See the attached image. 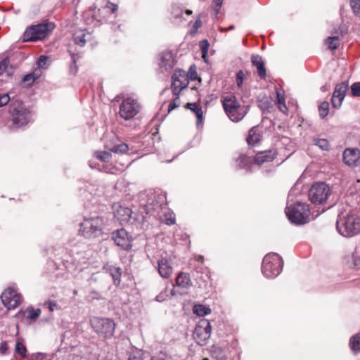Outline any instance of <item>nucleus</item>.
<instances>
[{
	"instance_id": "1",
	"label": "nucleus",
	"mask_w": 360,
	"mask_h": 360,
	"mask_svg": "<svg viewBox=\"0 0 360 360\" xmlns=\"http://www.w3.org/2000/svg\"><path fill=\"white\" fill-rule=\"evenodd\" d=\"M221 102L226 115L234 122L242 120L250 110L249 105L240 104L234 95L222 97Z\"/></svg>"
},
{
	"instance_id": "2",
	"label": "nucleus",
	"mask_w": 360,
	"mask_h": 360,
	"mask_svg": "<svg viewBox=\"0 0 360 360\" xmlns=\"http://www.w3.org/2000/svg\"><path fill=\"white\" fill-rule=\"evenodd\" d=\"M288 219L296 224H304L309 221L310 210L304 202H296L285 208Z\"/></svg>"
},
{
	"instance_id": "3",
	"label": "nucleus",
	"mask_w": 360,
	"mask_h": 360,
	"mask_svg": "<svg viewBox=\"0 0 360 360\" xmlns=\"http://www.w3.org/2000/svg\"><path fill=\"white\" fill-rule=\"evenodd\" d=\"M282 267L281 257L276 253H269L263 259L262 271L268 278H275L280 274Z\"/></svg>"
},
{
	"instance_id": "4",
	"label": "nucleus",
	"mask_w": 360,
	"mask_h": 360,
	"mask_svg": "<svg viewBox=\"0 0 360 360\" xmlns=\"http://www.w3.org/2000/svg\"><path fill=\"white\" fill-rule=\"evenodd\" d=\"M9 108L13 124L15 127L25 126L31 121V112L22 103L12 101Z\"/></svg>"
},
{
	"instance_id": "5",
	"label": "nucleus",
	"mask_w": 360,
	"mask_h": 360,
	"mask_svg": "<svg viewBox=\"0 0 360 360\" xmlns=\"http://www.w3.org/2000/svg\"><path fill=\"white\" fill-rule=\"evenodd\" d=\"M103 226V218L96 216L85 219L81 224L79 231L86 238L97 237L102 234Z\"/></svg>"
},
{
	"instance_id": "6",
	"label": "nucleus",
	"mask_w": 360,
	"mask_h": 360,
	"mask_svg": "<svg viewBox=\"0 0 360 360\" xmlns=\"http://www.w3.org/2000/svg\"><path fill=\"white\" fill-rule=\"evenodd\" d=\"M53 24L50 22L32 25L24 32L23 40L25 41L41 40L53 30Z\"/></svg>"
},
{
	"instance_id": "7",
	"label": "nucleus",
	"mask_w": 360,
	"mask_h": 360,
	"mask_svg": "<svg viewBox=\"0 0 360 360\" xmlns=\"http://www.w3.org/2000/svg\"><path fill=\"white\" fill-rule=\"evenodd\" d=\"M91 325L98 335L104 338L112 337L115 328V323L110 319L94 317L91 319Z\"/></svg>"
},
{
	"instance_id": "8",
	"label": "nucleus",
	"mask_w": 360,
	"mask_h": 360,
	"mask_svg": "<svg viewBox=\"0 0 360 360\" xmlns=\"http://www.w3.org/2000/svg\"><path fill=\"white\" fill-rule=\"evenodd\" d=\"M330 194V188L323 182H318L312 185L309 191V197L314 204H321Z\"/></svg>"
},
{
	"instance_id": "9",
	"label": "nucleus",
	"mask_w": 360,
	"mask_h": 360,
	"mask_svg": "<svg viewBox=\"0 0 360 360\" xmlns=\"http://www.w3.org/2000/svg\"><path fill=\"white\" fill-rule=\"evenodd\" d=\"M140 110V105L136 100L127 98L122 101L120 105V115L125 120L134 117Z\"/></svg>"
},
{
	"instance_id": "10",
	"label": "nucleus",
	"mask_w": 360,
	"mask_h": 360,
	"mask_svg": "<svg viewBox=\"0 0 360 360\" xmlns=\"http://www.w3.org/2000/svg\"><path fill=\"white\" fill-rule=\"evenodd\" d=\"M211 334V325L207 319H202L198 321L193 332V338L200 345L206 344Z\"/></svg>"
},
{
	"instance_id": "11",
	"label": "nucleus",
	"mask_w": 360,
	"mask_h": 360,
	"mask_svg": "<svg viewBox=\"0 0 360 360\" xmlns=\"http://www.w3.org/2000/svg\"><path fill=\"white\" fill-rule=\"evenodd\" d=\"M166 206V196L163 193L155 195L148 199L145 210L147 214L159 215L160 211Z\"/></svg>"
},
{
	"instance_id": "12",
	"label": "nucleus",
	"mask_w": 360,
	"mask_h": 360,
	"mask_svg": "<svg viewBox=\"0 0 360 360\" xmlns=\"http://www.w3.org/2000/svg\"><path fill=\"white\" fill-rule=\"evenodd\" d=\"M1 299L2 303L8 309H15L22 302L21 295L11 288H6L1 293Z\"/></svg>"
},
{
	"instance_id": "13",
	"label": "nucleus",
	"mask_w": 360,
	"mask_h": 360,
	"mask_svg": "<svg viewBox=\"0 0 360 360\" xmlns=\"http://www.w3.org/2000/svg\"><path fill=\"white\" fill-rule=\"evenodd\" d=\"M188 79L186 72L182 70H175L172 75V89L173 94L179 95L181 90L187 87Z\"/></svg>"
},
{
	"instance_id": "14",
	"label": "nucleus",
	"mask_w": 360,
	"mask_h": 360,
	"mask_svg": "<svg viewBox=\"0 0 360 360\" xmlns=\"http://www.w3.org/2000/svg\"><path fill=\"white\" fill-rule=\"evenodd\" d=\"M112 238L117 246L124 250H129L131 247V237L124 229L113 232Z\"/></svg>"
},
{
	"instance_id": "15",
	"label": "nucleus",
	"mask_w": 360,
	"mask_h": 360,
	"mask_svg": "<svg viewBox=\"0 0 360 360\" xmlns=\"http://www.w3.org/2000/svg\"><path fill=\"white\" fill-rule=\"evenodd\" d=\"M343 226L342 235L346 237H353L360 233L359 219L353 216L347 219Z\"/></svg>"
},
{
	"instance_id": "16",
	"label": "nucleus",
	"mask_w": 360,
	"mask_h": 360,
	"mask_svg": "<svg viewBox=\"0 0 360 360\" xmlns=\"http://www.w3.org/2000/svg\"><path fill=\"white\" fill-rule=\"evenodd\" d=\"M79 354L77 347L60 349L49 360H79Z\"/></svg>"
},
{
	"instance_id": "17",
	"label": "nucleus",
	"mask_w": 360,
	"mask_h": 360,
	"mask_svg": "<svg viewBox=\"0 0 360 360\" xmlns=\"http://www.w3.org/2000/svg\"><path fill=\"white\" fill-rule=\"evenodd\" d=\"M191 285V280L189 276L184 273H181L176 278V286L179 289L175 290V287L173 285V289L171 290V295H175L176 293L184 295L186 293V290Z\"/></svg>"
},
{
	"instance_id": "18",
	"label": "nucleus",
	"mask_w": 360,
	"mask_h": 360,
	"mask_svg": "<svg viewBox=\"0 0 360 360\" xmlns=\"http://www.w3.org/2000/svg\"><path fill=\"white\" fill-rule=\"evenodd\" d=\"M158 65L165 70H171L175 64V59L172 53L169 51H164L158 56Z\"/></svg>"
},
{
	"instance_id": "19",
	"label": "nucleus",
	"mask_w": 360,
	"mask_h": 360,
	"mask_svg": "<svg viewBox=\"0 0 360 360\" xmlns=\"http://www.w3.org/2000/svg\"><path fill=\"white\" fill-rule=\"evenodd\" d=\"M360 158V150L356 148H347L342 155L343 162L349 167H356Z\"/></svg>"
},
{
	"instance_id": "20",
	"label": "nucleus",
	"mask_w": 360,
	"mask_h": 360,
	"mask_svg": "<svg viewBox=\"0 0 360 360\" xmlns=\"http://www.w3.org/2000/svg\"><path fill=\"white\" fill-rule=\"evenodd\" d=\"M158 270L164 278H168L172 274L173 269L167 259L162 258L158 262Z\"/></svg>"
},
{
	"instance_id": "21",
	"label": "nucleus",
	"mask_w": 360,
	"mask_h": 360,
	"mask_svg": "<svg viewBox=\"0 0 360 360\" xmlns=\"http://www.w3.org/2000/svg\"><path fill=\"white\" fill-rule=\"evenodd\" d=\"M276 154L274 150L259 152L255 155V162L257 165H261L266 162H271L275 159Z\"/></svg>"
},
{
	"instance_id": "22",
	"label": "nucleus",
	"mask_w": 360,
	"mask_h": 360,
	"mask_svg": "<svg viewBox=\"0 0 360 360\" xmlns=\"http://www.w3.org/2000/svg\"><path fill=\"white\" fill-rule=\"evenodd\" d=\"M252 63L257 68V72L260 78L264 79L266 77V68L264 61L259 56H252Z\"/></svg>"
},
{
	"instance_id": "23",
	"label": "nucleus",
	"mask_w": 360,
	"mask_h": 360,
	"mask_svg": "<svg viewBox=\"0 0 360 360\" xmlns=\"http://www.w3.org/2000/svg\"><path fill=\"white\" fill-rule=\"evenodd\" d=\"M131 210L128 207H120L115 213V217L121 222L127 221L131 215Z\"/></svg>"
},
{
	"instance_id": "24",
	"label": "nucleus",
	"mask_w": 360,
	"mask_h": 360,
	"mask_svg": "<svg viewBox=\"0 0 360 360\" xmlns=\"http://www.w3.org/2000/svg\"><path fill=\"white\" fill-rule=\"evenodd\" d=\"M108 270L109 271L110 274L112 277L114 284L117 286L119 285L121 282V269L120 267L110 266L108 268Z\"/></svg>"
},
{
	"instance_id": "25",
	"label": "nucleus",
	"mask_w": 360,
	"mask_h": 360,
	"mask_svg": "<svg viewBox=\"0 0 360 360\" xmlns=\"http://www.w3.org/2000/svg\"><path fill=\"white\" fill-rule=\"evenodd\" d=\"M211 355L212 357L215 358L217 360H225L226 359V352L225 351L220 347L218 346H212L211 349Z\"/></svg>"
},
{
	"instance_id": "26",
	"label": "nucleus",
	"mask_w": 360,
	"mask_h": 360,
	"mask_svg": "<svg viewBox=\"0 0 360 360\" xmlns=\"http://www.w3.org/2000/svg\"><path fill=\"white\" fill-rule=\"evenodd\" d=\"M349 346L354 352L357 353L360 352V333L351 337Z\"/></svg>"
},
{
	"instance_id": "27",
	"label": "nucleus",
	"mask_w": 360,
	"mask_h": 360,
	"mask_svg": "<svg viewBox=\"0 0 360 360\" xmlns=\"http://www.w3.org/2000/svg\"><path fill=\"white\" fill-rule=\"evenodd\" d=\"M236 162L239 168L249 169L252 163V160L250 157L241 155L236 160Z\"/></svg>"
},
{
	"instance_id": "28",
	"label": "nucleus",
	"mask_w": 360,
	"mask_h": 360,
	"mask_svg": "<svg viewBox=\"0 0 360 360\" xmlns=\"http://www.w3.org/2000/svg\"><path fill=\"white\" fill-rule=\"evenodd\" d=\"M86 34L83 30H79L74 34L73 38L75 43L80 46H83L86 43Z\"/></svg>"
},
{
	"instance_id": "29",
	"label": "nucleus",
	"mask_w": 360,
	"mask_h": 360,
	"mask_svg": "<svg viewBox=\"0 0 360 360\" xmlns=\"http://www.w3.org/2000/svg\"><path fill=\"white\" fill-rule=\"evenodd\" d=\"M193 312L199 316H204L211 313V309L209 307L197 304L193 307Z\"/></svg>"
},
{
	"instance_id": "30",
	"label": "nucleus",
	"mask_w": 360,
	"mask_h": 360,
	"mask_svg": "<svg viewBox=\"0 0 360 360\" xmlns=\"http://www.w3.org/2000/svg\"><path fill=\"white\" fill-rule=\"evenodd\" d=\"M186 108L190 109V110H191L193 112H194L195 116L198 118V123L200 121H202V110L201 108H200L195 103H187Z\"/></svg>"
},
{
	"instance_id": "31",
	"label": "nucleus",
	"mask_w": 360,
	"mask_h": 360,
	"mask_svg": "<svg viewBox=\"0 0 360 360\" xmlns=\"http://www.w3.org/2000/svg\"><path fill=\"white\" fill-rule=\"evenodd\" d=\"M260 140V135L256 132L255 129H251L247 138V142L249 145H254Z\"/></svg>"
},
{
	"instance_id": "32",
	"label": "nucleus",
	"mask_w": 360,
	"mask_h": 360,
	"mask_svg": "<svg viewBox=\"0 0 360 360\" xmlns=\"http://www.w3.org/2000/svg\"><path fill=\"white\" fill-rule=\"evenodd\" d=\"M276 97H277V105L280 111L283 113L287 112V106L285 105V98L281 94L278 90L276 91Z\"/></svg>"
},
{
	"instance_id": "33",
	"label": "nucleus",
	"mask_w": 360,
	"mask_h": 360,
	"mask_svg": "<svg viewBox=\"0 0 360 360\" xmlns=\"http://www.w3.org/2000/svg\"><path fill=\"white\" fill-rule=\"evenodd\" d=\"M348 89V82L346 80L339 84V107L341 105L342 100L344 99L346 92Z\"/></svg>"
},
{
	"instance_id": "34",
	"label": "nucleus",
	"mask_w": 360,
	"mask_h": 360,
	"mask_svg": "<svg viewBox=\"0 0 360 360\" xmlns=\"http://www.w3.org/2000/svg\"><path fill=\"white\" fill-rule=\"evenodd\" d=\"M26 312L27 314V318L30 321H34L37 318L39 317V316L41 314V309H34L32 308H29L27 309Z\"/></svg>"
},
{
	"instance_id": "35",
	"label": "nucleus",
	"mask_w": 360,
	"mask_h": 360,
	"mask_svg": "<svg viewBox=\"0 0 360 360\" xmlns=\"http://www.w3.org/2000/svg\"><path fill=\"white\" fill-rule=\"evenodd\" d=\"M95 156L102 162H108L111 159V153L107 151H96Z\"/></svg>"
},
{
	"instance_id": "36",
	"label": "nucleus",
	"mask_w": 360,
	"mask_h": 360,
	"mask_svg": "<svg viewBox=\"0 0 360 360\" xmlns=\"http://www.w3.org/2000/svg\"><path fill=\"white\" fill-rule=\"evenodd\" d=\"M350 257L352 259V263L349 264V266L356 269H360V255H357L356 252H353Z\"/></svg>"
},
{
	"instance_id": "37",
	"label": "nucleus",
	"mask_w": 360,
	"mask_h": 360,
	"mask_svg": "<svg viewBox=\"0 0 360 360\" xmlns=\"http://www.w3.org/2000/svg\"><path fill=\"white\" fill-rule=\"evenodd\" d=\"M128 145L122 143L114 146L112 148H110V150L115 153H124L128 150Z\"/></svg>"
},
{
	"instance_id": "38",
	"label": "nucleus",
	"mask_w": 360,
	"mask_h": 360,
	"mask_svg": "<svg viewBox=\"0 0 360 360\" xmlns=\"http://www.w3.org/2000/svg\"><path fill=\"white\" fill-rule=\"evenodd\" d=\"M326 44L330 50H335L338 48V37H330L326 40Z\"/></svg>"
},
{
	"instance_id": "39",
	"label": "nucleus",
	"mask_w": 360,
	"mask_h": 360,
	"mask_svg": "<svg viewBox=\"0 0 360 360\" xmlns=\"http://www.w3.org/2000/svg\"><path fill=\"white\" fill-rule=\"evenodd\" d=\"M350 6L354 14L360 17V0H350Z\"/></svg>"
},
{
	"instance_id": "40",
	"label": "nucleus",
	"mask_w": 360,
	"mask_h": 360,
	"mask_svg": "<svg viewBox=\"0 0 360 360\" xmlns=\"http://www.w3.org/2000/svg\"><path fill=\"white\" fill-rule=\"evenodd\" d=\"M329 103L323 102L319 107V112L321 118H324L328 113Z\"/></svg>"
},
{
	"instance_id": "41",
	"label": "nucleus",
	"mask_w": 360,
	"mask_h": 360,
	"mask_svg": "<svg viewBox=\"0 0 360 360\" xmlns=\"http://www.w3.org/2000/svg\"><path fill=\"white\" fill-rule=\"evenodd\" d=\"M15 351L17 354L24 357L26 355L27 349L25 346L22 342L18 341L15 344Z\"/></svg>"
},
{
	"instance_id": "42",
	"label": "nucleus",
	"mask_w": 360,
	"mask_h": 360,
	"mask_svg": "<svg viewBox=\"0 0 360 360\" xmlns=\"http://www.w3.org/2000/svg\"><path fill=\"white\" fill-rule=\"evenodd\" d=\"M209 42L207 40H202L200 43V46L202 51V56L205 61H206V56L208 52V48H209Z\"/></svg>"
},
{
	"instance_id": "43",
	"label": "nucleus",
	"mask_w": 360,
	"mask_h": 360,
	"mask_svg": "<svg viewBox=\"0 0 360 360\" xmlns=\"http://www.w3.org/2000/svg\"><path fill=\"white\" fill-rule=\"evenodd\" d=\"M162 221L167 225H172L175 223V217L173 213H165Z\"/></svg>"
},
{
	"instance_id": "44",
	"label": "nucleus",
	"mask_w": 360,
	"mask_h": 360,
	"mask_svg": "<svg viewBox=\"0 0 360 360\" xmlns=\"http://www.w3.org/2000/svg\"><path fill=\"white\" fill-rule=\"evenodd\" d=\"M351 92L354 97L360 96V82H355L351 86Z\"/></svg>"
},
{
	"instance_id": "45",
	"label": "nucleus",
	"mask_w": 360,
	"mask_h": 360,
	"mask_svg": "<svg viewBox=\"0 0 360 360\" xmlns=\"http://www.w3.org/2000/svg\"><path fill=\"white\" fill-rule=\"evenodd\" d=\"M151 360H173L171 356L165 352H160L152 357Z\"/></svg>"
},
{
	"instance_id": "46",
	"label": "nucleus",
	"mask_w": 360,
	"mask_h": 360,
	"mask_svg": "<svg viewBox=\"0 0 360 360\" xmlns=\"http://www.w3.org/2000/svg\"><path fill=\"white\" fill-rule=\"evenodd\" d=\"M181 104L180 98L179 96H176L174 100L169 104L168 112H171L172 110L178 108Z\"/></svg>"
},
{
	"instance_id": "47",
	"label": "nucleus",
	"mask_w": 360,
	"mask_h": 360,
	"mask_svg": "<svg viewBox=\"0 0 360 360\" xmlns=\"http://www.w3.org/2000/svg\"><path fill=\"white\" fill-rule=\"evenodd\" d=\"M245 75L243 70H239L236 74V83L238 87L240 88L243 83Z\"/></svg>"
},
{
	"instance_id": "48",
	"label": "nucleus",
	"mask_w": 360,
	"mask_h": 360,
	"mask_svg": "<svg viewBox=\"0 0 360 360\" xmlns=\"http://www.w3.org/2000/svg\"><path fill=\"white\" fill-rule=\"evenodd\" d=\"M316 145L318 146L320 148L324 150H327L329 148V143L326 139H319L316 141Z\"/></svg>"
},
{
	"instance_id": "49",
	"label": "nucleus",
	"mask_w": 360,
	"mask_h": 360,
	"mask_svg": "<svg viewBox=\"0 0 360 360\" xmlns=\"http://www.w3.org/2000/svg\"><path fill=\"white\" fill-rule=\"evenodd\" d=\"M128 360H143L141 351H136L130 354Z\"/></svg>"
},
{
	"instance_id": "50",
	"label": "nucleus",
	"mask_w": 360,
	"mask_h": 360,
	"mask_svg": "<svg viewBox=\"0 0 360 360\" xmlns=\"http://www.w3.org/2000/svg\"><path fill=\"white\" fill-rule=\"evenodd\" d=\"M10 100L11 99L8 94L0 95V108L7 105Z\"/></svg>"
},
{
	"instance_id": "51",
	"label": "nucleus",
	"mask_w": 360,
	"mask_h": 360,
	"mask_svg": "<svg viewBox=\"0 0 360 360\" xmlns=\"http://www.w3.org/2000/svg\"><path fill=\"white\" fill-rule=\"evenodd\" d=\"M48 60V57L46 56H41L37 60V65L41 68H46V61Z\"/></svg>"
},
{
	"instance_id": "52",
	"label": "nucleus",
	"mask_w": 360,
	"mask_h": 360,
	"mask_svg": "<svg viewBox=\"0 0 360 360\" xmlns=\"http://www.w3.org/2000/svg\"><path fill=\"white\" fill-rule=\"evenodd\" d=\"M8 62L9 60L8 58H4L0 62V75L6 70Z\"/></svg>"
},
{
	"instance_id": "53",
	"label": "nucleus",
	"mask_w": 360,
	"mask_h": 360,
	"mask_svg": "<svg viewBox=\"0 0 360 360\" xmlns=\"http://www.w3.org/2000/svg\"><path fill=\"white\" fill-rule=\"evenodd\" d=\"M223 3V0H214L212 2V7L216 12V14L218 13L219 8Z\"/></svg>"
},
{
	"instance_id": "54",
	"label": "nucleus",
	"mask_w": 360,
	"mask_h": 360,
	"mask_svg": "<svg viewBox=\"0 0 360 360\" xmlns=\"http://www.w3.org/2000/svg\"><path fill=\"white\" fill-rule=\"evenodd\" d=\"M260 108L263 112H269L270 111V103L269 101L262 102L259 105Z\"/></svg>"
},
{
	"instance_id": "55",
	"label": "nucleus",
	"mask_w": 360,
	"mask_h": 360,
	"mask_svg": "<svg viewBox=\"0 0 360 360\" xmlns=\"http://www.w3.org/2000/svg\"><path fill=\"white\" fill-rule=\"evenodd\" d=\"M72 64L70 67V71L72 74L75 75L77 72L76 60L75 55H72Z\"/></svg>"
},
{
	"instance_id": "56",
	"label": "nucleus",
	"mask_w": 360,
	"mask_h": 360,
	"mask_svg": "<svg viewBox=\"0 0 360 360\" xmlns=\"http://www.w3.org/2000/svg\"><path fill=\"white\" fill-rule=\"evenodd\" d=\"M45 354L42 353H37L35 354L32 355L29 360H43L44 358Z\"/></svg>"
},
{
	"instance_id": "57",
	"label": "nucleus",
	"mask_w": 360,
	"mask_h": 360,
	"mask_svg": "<svg viewBox=\"0 0 360 360\" xmlns=\"http://www.w3.org/2000/svg\"><path fill=\"white\" fill-rule=\"evenodd\" d=\"M35 78L32 74H28L23 77L22 81L31 84L34 81Z\"/></svg>"
},
{
	"instance_id": "58",
	"label": "nucleus",
	"mask_w": 360,
	"mask_h": 360,
	"mask_svg": "<svg viewBox=\"0 0 360 360\" xmlns=\"http://www.w3.org/2000/svg\"><path fill=\"white\" fill-rule=\"evenodd\" d=\"M44 305H45V306H48V307H49V310H50L51 311H54V309H55V308L57 307L56 303V302H51V301L46 302L44 303Z\"/></svg>"
},
{
	"instance_id": "59",
	"label": "nucleus",
	"mask_w": 360,
	"mask_h": 360,
	"mask_svg": "<svg viewBox=\"0 0 360 360\" xmlns=\"http://www.w3.org/2000/svg\"><path fill=\"white\" fill-rule=\"evenodd\" d=\"M106 8L111 9V12L114 13L118 8V6L117 4L108 2L106 5Z\"/></svg>"
},
{
	"instance_id": "60",
	"label": "nucleus",
	"mask_w": 360,
	"mask_h": 360,
	"mask_svg": "<svg viewBox=\"0 0 360 360\" xmlns=\"http://www.w3.org/2000/svg\"><path fill=\"white\" fill-rule=\"evenodd\" d=\"M337 93H338V84H336L335 86L334 91H333V97L331 98V102H332V104H333V107H336L335 98L337 97V96H336Z\"/></svg>"
},
{
	"instance_id": "61",
	"label": "nucleus",
	"mask_w": 360,
	"mask_h": 360,
	"mask_svg": "<svg viewBox=\"0 0 360 360\" xmlns=\"http://www.w3.org/2000/svg\"><path fill=\"white\" fill-rule=\"evenodd\" d=\"M8 350V346L6 342H2L0 347V352L3 354H6Z\"/></svg>"
},
{
	"instance_id": "62",
	"label": "nucleus",
	"mask_w": 360,
	"mask_h": 360,
	"mask_svg": "<svg viewBox=\"0 0 360 360\" xmlns=\"http://www.w3.org/2000/svg\"><path fill=\"white\" fill-rule=\"evenodd\" d=\"M189 74H190V79L191 80H195L197 79L198 75L195 71H191V70Z\"/></svg>"
},
{
	"instance_id": "63",
	"label": "nucleus",
	"mask_w": 360,
	"mask_h": 360,
	"mask_svg": "<svg viewBox=\"0 0 360 360\" xmlns=\"http://www.w3.org/2000/svg\"><path fill=\"white\" fill-rule=\"evenodd\" d=\"M201 25V21L200 20H197L193 25L195 29H198Z\"/></svg>"
},
{
	"instance_id": "64",
	"label": "nucleus",
	"mask_w": 360,
	"mask_h": 360,
	"mask_svg": "<svg viewBox=\"0 0 360 360\" xmlns=\"http://www.w3.org/2000/svg\"><path fill=\"white\" fill-rule=\"evenodd\" d=\"M233 29H234V26L233 25H231L228 28L224 29V30H233Z\"/></svg>"
}]
</instances>
